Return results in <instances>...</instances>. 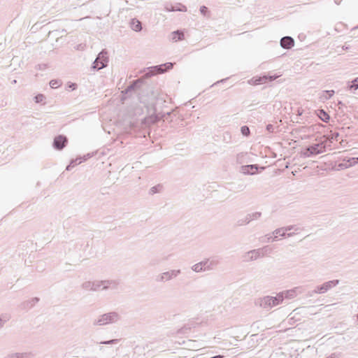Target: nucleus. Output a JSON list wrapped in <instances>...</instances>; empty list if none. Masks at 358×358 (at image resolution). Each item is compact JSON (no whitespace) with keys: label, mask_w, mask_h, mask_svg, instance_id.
<instances>
[{"label":"nucleus","mask_w":358,"mask_h":358,"mask_svg":"<svg viewBox=\"0 0 358 358\" xmlns=\"http://www.w3.org/2000/svg\"><path fill=\"white\" fill-rule=\"evenodd\" d=\"M82 288L85 291H103L105 289H119L121 283L117 280L86 281L83 283Z\"/></svg>","instance_id":"1"},{"label":"nucleus","mask_w":358,"mask_h":358,"mask_svg":"<svg viewBox=\"0 0 358 358\" xmlns=\"http://www.w3.org/2000/svg\"><path fill=\"white\" fill-rule=\"evenodd\" d=\"M120 315L117 312H109L99 315L92 321L93 326H104L117 323Z\"/></svg>","instance_id":"2"},{"label":"nucleus","mask_w":358,"mask_h":358,"mask_svg":"<svg viewBox=\"0 0 358 358\" xmlns=\"http://www.w3.org/2000/svg\"><path fill=\"white\" fill-rule=\"evenodd\" d=\"M283 294L284 292H279L276 296H267L260 298L257 300L256 304L264 309L268 310L283 301Z\"/></svg>","instance_id":"3"},{"label":"nucleus","mask_w":358,"mask_h":358,"mask_svg":"<svg viewBox=\"0 0 358 358\" xmlns=\"http://www.w3.org/2000/svg\"><path fill=\"white\" fill-rule=\"evenodd\" d=\"M180 274V269H170L156 275L155 281L157 282H166L176 279Z\"/></svg>","instance_id":"4"},{"label":"nucleus","mask_w":358,"mask_h":358,"mask_svg":"<svg viewBox=\"0 0 358 358\" xmlns=\"http://www.w3.org/2000/svg\"><path fill=\"white\" fill-rule=\"evenodd\" d=\"M173 66V64L171 62H167L164 64L157 65L148 68V72L145 73V78H150L159 73H163L166 71L171 69Z\"/></svg>","instance_id":"5"},{"label":"nucleus","mask_w":358,"mask_h":358,"mask_svg":"<svg viewBox=\"0 0 358 358\" xmlns=\"http://www.w3.org/2000/svg\"><path fill=\"white\" fill-rule=\"evenodd\" d=\"M108 57L107 52L105 50L101 51L97 55L96 59L92 64V69L100 70L105 68L108 65Z\"/></svg>","instance_id":"6"},{"label":"nucleus","mask_w":358,"mask_h":358,"mask_svg":"<svg viewBox=\"0 0 358 358\" xmlns=\"http://www.w3.org/2000/svg\"><path fill=\"white\" fill-rule=\"evenodd\" d=\"M267 247H264L263 248H259L255 250H252L245 253L244 255L245 261H254L257 259L259 257H262L264 256L262 252L263 250L266 249Z\"/></svg>","instance_id":"7"},{"label":"nucleus","mask_w":358,"mask_h":358,"mask_svg":"<svg viewBox=\"0 0 358 358\" xmlns=\"http://www.w3.org/2000/svg\"><path fill=\"white\" fill-rule=\"evenodd\" d=\"M68 143V138L63 135H59L54 138L52 145L55 149L62 150Z\"/></svg>","instance_id":"8"},{"label":"nucleus","mask_w":358,"mask_h":358,"mask_svg":"<svg viewBox=\"0 0 358 358\" xmlns=\"http://www.w3.org/2000/svg\"><path fill=\"white\" fill-rule=\"evenodd\" d=\"M307 150L310 152V154H321L325 151V145L323 143H315L308 146Z\"/></svg>","instance_id":"9"},{"label":"nucleus","mask_w":358,"mask_h":358,"mask_svg":"<svg viewBox=\"0 0 358 358\" xmlns=\"http://www.w3.org/2000/svg\"><path fill=\"white\" fill-rule=\"evenodd\" d=\"M339 280H332L328 282H324L320 286L317 287V291H328L334 289L336 285L339 284Z\"/></svg>","instance_id":"10"},{"label":"nucleus","mask_w":358,"mask_h":358,"mask_svg":"<svg viewBox=\"0 0 358 358\" xmlns=\"http://www.w3.org/2000/svg\"><path fill=\"white\" fill-rule=\"evenodd\" d=\"M292 229H294L295 231H298L299 229V227H296L294 225H289L285 227H281L279 229H276L273 231L272 234H280V236L281 237H285L286 236V232L289 231Z\"/></svg>","instance_id":"11"},{"label":"nucleus","mask_w":358,"mask_h":358,"mask_svg":"<svg viewBox=\"0 0 358 358\" xmlns=\"http://www.w3.org/2000/svg\"><path fill=\"white\" fill-rule=\"evenodd\" d=\"M294 45V40L291 36H284L280 40V46L284 49H290Z\"/></svg>","instance_id":"12"},{"label":"nucleus","mask_w":358,"mask_h":358,"mask_svg":"<svg viewBox=\"0 0 358 358\" xmlns=\"http://www.w3.org/2000/svg\"><path fill=\"white\" fill-rule=\"evenodd\" d=\"M258 169V166L256 164L242 166L241 168V172L245 175H253Z\"/></svg>","instance_id":"13"},{"label":"nucleus","mask_w":358,"mask_h":358,"mask_svg":"<svg viewBox=\"0 0 358 358\" xmlns=\"http://www.w3.org/2000/svg\"><path fill=\"white\" fill-rule=\"evenodd\" d=\"M130 24L131 29L136 32H138L142 29L141 22L136 18L131 20Z\"/></svg>","instance_id":"14"},{"label":"nucleus","mask_w":358,"mask_h":358,"mask_svg":"<svg viewBox=\"0 0 358 358\" xmlns=\"http://www.w3.org/2000/svg\"><path fill=\"white\" fill-rule=\"evenodd\" d=\"M347 87L351 92L355 93L358 90V77L349 82Z\"/></svg>","instance_id":"15"},{"label":"nucleus","mask_w":358,"mask_h":358,"mask_svg":"<svg viewBox=\"0 0 358 358\" xmlns=\"http://www.w3.org/2000/svg\"><path fill=\"white\" fill-rule=\"evenodd\" d=\"M39 301V298L34 297L30 300L25 301L23 303V306L24 308H31L33 307L36 303Z\"/></svg>","instance_id":"16"},{"label":"nucleus","mask_w":358,"mask_h":358,"mask_svg":"<svg viewBox=\"0 0 358 358\" xmlns=\"http://www.w3.org/2000/svg\"><path fill=\"white\" fill-rule=\"evenodd\" d=\"M171 35H172L171 40L173 41H176V42L178 41L182 40L183 37H184L183 33L180 31H175L171 33Z\"/></svg>","instance_id":"17"},{"label":"nucleus","mask_w":358,"mask_h":358,"mask_svg":"<svg viewBox=\"0 0 358 358\" xmlns=\"http://www.w3.org/2000/svg\"><path fill=\"white\" fill-rule=\"evenodd\" d=\"M317 116L320 117L321 120H322L324 122H327L330 117L327 113H326L324 110H319Z\"/></svg>","instance_id":"18"},{"label":"nucleus","mask_w":358,"mask_h":358,"mask_svg":"<svg viewBox=\"0 0 358 358\" xmlns=\"http://www.w3.org/2000/svg\"><path fill=\"white\" fill-rule=\"evenodd\" d=\"M219 264V261L215 259H208V271L213 270Z\"/></svg>","instance_id":"19"},{"label":"nucleus","mask_w":358,"mask_h":358,"mask_svg":"<svg viewBox=\"0 0 358 358\" xmlns=\"http://www.w3.org/2000/svg\"><path fill=\"white\" fill-rule=\"evenodd\" d=\"M82 163L81 158H76V159H72L70 162V164L66 166V170L70 171L73 167H74L76 165Z\"/></svg>","instance_id":"20"},{"label":"nucleus","mask_w":358,"mask_h":358,"mask_svg":"<svg viewBox=\"0 0 358 358\" xmlns=\"http://www.w3.org/2000/svg\"><path fill=\"white\" fill-rule=\"evenodd\" d=\"M27 357V353L15 352L10 353L7 355L6 358H26Z\"/></svg>","instance_id":"21"},{"label":"nucleus","mask_w":358,"mask_h":358,"mask_svg":"<svg viewBox=\"0 0 358 358\" xmlns=\"http://www.w3.org/2000/svg\"><path fill=\"white\" fill-rule=\"evenodd\" d=\"M334 90H326L322 92V95L321 96V98L322 99H329L331 97H332L334 94Z\"/></svg>","instance_id":"22"},{"label":"nucleus","mask_w":358,"mask_h":358,"mask_svg":"<svg viewBox=\"0 0 358 358\" xmlns=\"http://www.w3.org/2000/svg\"><path fill=\"white\" fill-rule=\"evenodd\" d=\"M262 216V213L260 212H255L252 213L248 214V217L249 220H258Z\"/></svg>","instance_id":"23"},{"label":"nucleus","mask_w":358,"mask_h":358,"mask_svg":"<svg viewBox=\"0 0 358 358\" xmlns=\"http://www.w3.org/2000/svg\"><path fill=\"white\" fill-rule=\"evenodd\" d=\"M267 82H268V80H267L266 76H264L262 77H259L258 78H255L253 81V83L255 85H260L262 83H266Z\"/></svg>","instance_id":"24"},{"label":"nucleus","mask_w":358,"mask_h":358,"mask_svg":"<svg viewBox=\"0 0 358 358\" xmlns=\"http://www.w3.org/2000/svg\"><path fill=\"white\" fill-rule=\"evenodd\" d=\"M192 271H194L196 273H200V272L203 271V268H202V264H201V262L194 264L192 266Z\"/></svg>","instance_id":"25"},{"label":"nucleus","mask_w":358,"mask_h":358,"mask_svg":"<svg viewBox=\"0 0 358 358\" xmlns=\"http://www.w3.org/2000/svg\"><path fill=\"white\" fill-rule=\"evenodd\" d=\"M145 120L146 123L155 124L159 120V118L157 116H150V117L145 118Z\"/></svg>","instance_id":"26"},{"label":"nucleus","mask_w":358,"mask_h":358,"mask_svg":"<svg viewBox=\"0 0 358 358\" xmlns=\"http://www.w3.org/2000/svg\"><path fill=\"white\" fill-rule=\"evenodd\" d=\"M278 236H280V234H273V236L269 235V234L266 235V237L267 238L266 242L269 243L271 241L273 242V241H278Z\"/></svg>","instance_id":"27"},{"label":"nucleus","mask_w":358,"mask_h":358,"mask_svg":"<svg viewBox=\"0 0 358 358\" xmlns=\"http://www.w3.org/2000/svg\"><path fill=\"white\" fill-rule=\"evenodd\" d=\"M175 7V11H180V12H186L187 11V7L181 3H178Z\"/></svg>","instance_id":"28"},{"label":"nucleus","mask_w":358,"mask_h":358,"mask_svg":"<svg viewBox=\"0 0 358 358\" xmlns=\"http://www.w3.org/2000/svg\"><path fill=\"white\" fill-rule=\"evenodd\" d=\"M138 82H139V80H136V81L134 82L131 85L128 86L127 88L125 90V92L128 93L132 90H134L136 88Z\"/></svg>","instance_id":"29"},{"label":"nucleus","mask_w":358,"mask_h":358,"mask_svg":"<svg viewBox=\"0 0 358 358\" xmlns=\"http://www.w3.org/2000/svg\"><path fill=\"white\" fill-rule=\"evenodd\" d=\"M241 132L244 136H248L250 134V129L248 126H243L241 128Z\"/></svg>","instance_id":"30"},{"label":"nucleus","mask_w":358,"mask_h":358,"mask_svg":"<svg viewBox=\"0 0 358 358\" xmlns=\"http://www.w3.org/2000/svg\"><path fill=\"white\" fill-rule=\"evenodd\" d=\"M49 84L50 87L54 89L59 87L61 85L60 81L58 80H51Z\"/></svg>","instance_id":"31"},{"label":"nucleus","mask_w":358,"mask_h":358,"mask_svg":"<svg viewBox=\"0 0 358 358\" xmlns=\"http://www.w3.org/2000/svg\"><path fill=\"white\" fill-rule=\"evenodd\" d=\"M347 162L349 163V166H354L358 164V157L349 158Z\"/></svg>","instance_id":"32"},{"label":"nucleus","mask_w":358,"mask_h":358,"mask_svg":"<svg viewBox=\"0 0 358 358\" xmlns=\"http://www.w3.org/2000/svg\"><path fill=\"white\" fill-rule=\"evenodd\" d=\"M118 341H119L118 339H112V340L101 341V342H100V344H103V345L116 344L118 343Z\"/></svg>","instance_id":"33"},{"label":"nucleus","mask_w":358,"mask_h":358,"mask_svg":"<svg viewBox=\"0 0 358 358\" xmlns=\"http://www.w3.org/2000/svg\"><path fill=\"white\" fill-rule=\"evenodd\" d=\"M161 187H162L159 185L151 187V189H150V194H156V193L159 192V189Z\"/></svg>","instance_id":"34"},{"label":"nucleus","mask_w":358,"mask_h":358,"mask_svg":"<svg viewBox=\"0 0 358 358\" xmlns=\"http://www.w3.org/2000/svg\"><path fill=\"white\" fill-rule=\"evenodd\" d=\"M45 99V96L42 94H38L34 97V100L36 103H41Z\"/></svg>","instance_id":"35"},{"label":"nucleus","mask_w":358,"mask_h":358,"mask_svg":"<svg viewBox=\"0 0 358 358\" xmlns=\"http://www.w3.org/2000/svg\"><path fill=\"white\" fill-rule=\"evenodd\" d=\"M200 262L202 264V268H203V271H208V259H206Z\"/></svg>","instance_id":"36"},{"label":"nucleus","mask_w":358,"mask_h":358,"mask_svg":"<svg viewBox=\"0 0 358 358\" xmlns=\"http://www.w3.org/2000/svg\"><path fill=\"white\" fill-rule=\"evenodd\" d=\"M200 12L202 15H206V14L208 13V9L206 6H202L200 7Z\"/></svg>","instance_id":"37"},{"label":"nucleus","mask_w":358,"mask_h":358,"mask_svg":"<svg viewBox=\"0 0 358 358\" xmlns=\"http://www.w3.org/2000/svg\"><path fill=\"white\" fill-rule=\"evenodd\" d=\"M165 10L168 12L175 11V7L172 5L166 4L164 7Z\"/></svg>","instance_id":"38"},{"label":"nucleus","mask_w":358,"mask_h":358,"mask_svg":"<svg viewBox=\"0 0 358 358\" xmlns=\"http://www.w3.org/2000/svg\"><path fill=\"white\" fill-rule=\"evenodd\" d=\"M251 222V220H249L248 219V215L245 216L244 220L242 222H240V221L238 222V225L241 226V225H244V224H249L250 222Z\"/></svg>","instance_id":"39"},{"label":"nucleus","mask_w":358,"mask_h":358,"mask_svg":"<svg viewBox=\"0 0 358 358\" xmlns=\"http://www.w3.org/2000/svg\"><path fill=\"white\" fill-rule=\"evenodd\" d=\"M274 126L273 124H268L267 126H266V130L270 132V133H273L274 132Z\"/></svg>","instance_id":"40"},{"label":"nucleus","mask_w":358,"mask_h":358,"mask_svg":"<svg viewBox=\"0 0 358 358\" xmlns=\"http://www.w3.org/2000/svg\"><path fill=\"white\" fill-rule=\"evenodd\" d=\"M92 157V154L88 153V154L84 155L83 157H80V158H81V160L83 162L86 161L87 159H88L89 158H90Z\"/></svg>","instance_id":"41"},{"label":"nucleus","mask_w":358,"mask_h":358,"mask_svg":"<svg viewBox=\"0 0 358 358\" xmlns=\"http://www.w3.org/2000/svg\"><path fill=\"white\" fill-rule=\"evenodd\" d=\"M279 76H277V75H274V76H266V78H267V80H268V81H273L274 80H275L277 78H278Z\"/></svg>","instance_id":"42"},{"label":"nucleus","mask_w":358,"mask_h":358,"mask_svg":"<svg viewBox=\"0 0 358 358\" xmlns=\"http://www.w3.org/2000/svg\"><path fill=\"white\" fill-rule=\"evenodd\" d=\"M231 138V135L229 132H225L224 134V140L228 142V140Z\"/></svg>","instance_id":"43"},{"label":"nucleus","mask_w":358,"mask_h":358,"mask_svg":"<svg viewBox=\"0 0 358 358\" xmlns=\"http://www.w3.org/2000/svg\"><path fill=\"white\" fill-rule=\"evenodd\" d=\"M303 155L304 157H311L312 155H313V154H310V152H308L307 150V148L306 149L305 152H303Z\"/></svg>","instance_id":"44"},{"label":"nucleus","mask_w":358,"mask_h":358,"mask_svg":"<svg viewBox=\"0 0 358 358\" xmlns=\"http://www.w3.org/2000/svg\"><path fill=\"white\" fill-rule=\"evenodd\" d=\"M338 136H339L338 133H337V132L333 133L331 135V139L337 141Z\"/></svg>","instance_id":"45"},{"label":"nucleus","mask_w":358,"mask_h":358,"mask_svg":"<svg viewBox=\"0 0 358 358\" xmlns=\"http://www.w3.org/2000/svg\"><path fill=\"white\" fill-rule=\"evenodd\" d=\"M285 293L286 294V295H285L286 298H293L294 297V294H293L294 292H285Z\"/></svg>","instance_id":"46"},{"label":"nucleus","mask_w":358,"mask_h":358,"mask_svg":"<svg viewBox=\"0 0 358 358\" xmlns=\"http://www.w3.org/2000/svg\"><path fill=\"white\" fill-rule=\"evenodd\" d=\"M76 87H77V85L76 83H70L69 85V87L71 88L72 90H76Z\"/></svg>","instance_id":"47"},{"label":"nucleus","mask_w":358,"mask_h":358,"mask_svg":"<svg viewBox=\"0 0 358 358\" xmlns=\"http://www.w3.org/2000/svg\"><path fill=\"white\" fill-rule=\"evenodd\" d=\"M294 233H293V232H292V233H288V234H287V233H286V236H287V237H292V236H294Z\"/></svg>","instance_id":"48"},{"label":"nucleus","mask_w":358,"mask_h":358,"mask_svg":"<svg viewBox=\"0 0 358 358\" xmlns=\"http://www.w3.org/2000/svg\"><path fill=\"white\" fill-rule=\"evenodd\" d=\"M11 83L13 84V85L16 84L17 83V80H13L11 81Z\"/></svg>","instance_id":"49"},{"label":"nucleus","mask_w":358,"mask_h":358,"mask_svg":"<svg viewBox=\"0 0 358 358\" xmlns=\"http://www.w3.org/2000/svg\"><path fill=\"white\" fill-rule=\"evenodd\" d=\"M81 46H82V45H79L78 47V49H80Z\"/></svg>","instance_id":"50"},{"label":"nucleus","mask_w":358,"mask_h":358,"mask_svg":"<svg viewBox=\"0 0 358 358\" xmlns=\"http://www.w3.org/2000/svg\"><path fill=\"white\" fill-rule=\"evenodd\" d=\"M224 79H222L220 82L222 83L224 82Z\"/></svg>","instance_id":"51"},{"label":"nucleus","mask_w":358,"mask_h":358,"mask_svg":"<svg viewBox=\"0 0 358 358\" xmlns=\"http://www.w3.org/2000/svg\"><path fill=\"white\" fill-rule=\"evenodd\" d=\"M103 349V347H101V348H99V350H102Z\"/></svg>","instance_id":"52"},{"label":"nucleus","mask_w":358,"mask_h":358,"mask_svg":"<svg viewBox=\"0 0 358 358\" xmlns=\"http://www.w3.org/2000/svg\"><path fill=\"white\" fill-rule=\"evenodd\" d=\"M357 320H358V314H357Z\"/></svg>","instance_id":"53"}]
</instances>
